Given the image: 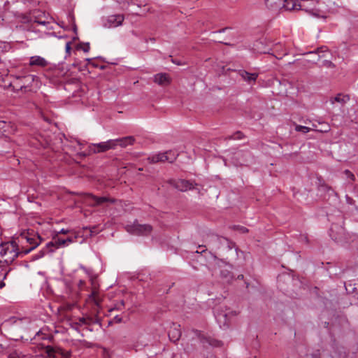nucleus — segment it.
I'll return each instance as SVG.
<instances>
[{
	"label": "nucleus",
	"instance_id": "f257e3e1",
	"mask_svg": "<svg viewBox=\"0 0 358 358\" xmlns=\"http://www.w3.org/2000/svg\"><path fill=\"white\" fill-rule=\"evenodd\" d=\"M317 3V0H265V4L269 9L284 8L288 10H304L313 15L320 17L318 10L315 8Z\"/></svg>",
	"mask_w": 358,
	"mask_h": 358
},
{
	"label": "nucleus",
	"instance_id": "f03ea898",
	"mask_svg": "<svg viewBox=\"0 0 358 358\" xmlns=\"http://www.w3.org/2000/svg\"><path fill=\"white\" fill-rule=\"evenodd\" d=\"M23 255L20 250L16 239L2 243L0 245V266L9 265L19 256Z\"/></svg>",
	"mask_w": 358,
	"mask_h": 358
},
{
	"label": "nucleus",
	"instance_id": "7ed1b4c3",
	"mask_svg": "<svg viewBox=\"0 0 358 358\" xmlns=\"http://www.w3.org/2000/svg\"><path fill=\"white\" fill-rule=\"evenodd\" d=\"M18 245L21 246L23 255H25L34 250L41 242V238L38 234L23 231L15 238Z\"/></svg>",
	"mask_w": 358,
	"mask_h": 358
},
{
	"label": "nucleus",
	"instance_id": "20e7f679",
	"mask_svg": "<svg viewBox=\"0 0 358 358\" xmlns=\"http://www.w3.org/2000/svg\"><path fill=\"white\" fill-rule=\"evenodd\" d=\"M215 319L221 328L229 327L230 320L236 315V312L229 310L226 307H220L215 309Z\"/></svg>",
	"mask_w": 358,
	"mask_h": 358
},
{
	"label": "nucleus",
	"instance_id": "39448f33",
	"mask_svg": "<svg viewBox=\"0 0 358 358\" xmlns=\"http://www.w3.org/2000/svg\"><path fill=\"white\" fill-rule=\"evenodd\" d=\"M125 229L129 234L137 236H148L152 231V227L150 224H141L137 221L134 222L131 224H127Z\"/></svg>",
	"mask_w": 358,
	"mask_h": 358
},
{
	"label": "nucleus",
	"instance_id": "423d86ee",
	"mask_svg": "<svg viewBox=\"0 0 358 358\" xmlns=\"http://www.w3.org/2000/svg\"><path fill=\"white\" fill-rule=\"evenodd\" d=\"M178 156V154L176 151L168 150L164 152H159L158 154H155L151 157H149L148 160L150 163L152 164L165 162L172 163L176 159Z\"/></svg>",
	"mask_w": 358,
	"mask_h": 358
},
{
	"label": "nucleus",
	"instance_id": "0eeeda50",
	"mask_svg": "<svg viewBox=\"0 0 358 358\" xmlns=\"http://www.w3.org/2000/svg\"><path fill=\"white\" fill-rule=\"evenodd\" d=\"M85 202L92 206H101L105 203H113L115 201V199L107 196L99 197L91 194H85Z\"/></svg>",
	"mask_w": 358,
	"mask_h": 358
},
{
	"label": "nucleus",
	"instance_id": "6e6552de",
	"mask_svg": "<svg viewBox=\"0 0 358 358\" xmlns=\"http://www.w3.org/2000/svg\"><path fill=\"white\" fill-rule=\"evenodd\" d=\"M115 141L111 139L99 143L92 144L90 148V150L94 153L103 152L111 149H115Z\"/></svg>",
	"mask_w": 358,
	"mask_h": 358
},
{
	"label": "nucleus",
	"instance_id": "1a4fd4ad",
	"mask_svg": "<svg viewBox=\"0 0 358 358\" xmlns=\"http://www.w3.org/2000/svg\"><path fill=\"white\" fill-rule=\"evenodd\" d=\"M169 182L175 188L181 192H185L192 189L194 187V185H196L195 183L190 180H186L183 179L171 180H170Z\"/></svg>",
	"mask_w": 358,
	"mask_h": 358
},
{
	"label": "nucleus",
	"instance_id": "9d476101",
	"mask_svg": "<svg viewBox=\"0 0 358 358\" xmlns=\"http://www.w3.org/2000/svg\"><path fill=\"white\" fill-rule=\"evenodd\" d=\"M193 333L194 334V335L197 338V339H199V341L204 346H206V344H208L209 345H211L213 347H218L222 343L221 341L215 340L214 338H212L209 336H206L197 330L193 331Z\"/></svg>",
	"mask_w": 358,
	"mask_h": 358
},
{
	"label": "nucleus",
	"instance_id": "9b49d317",
	"mask_svg": "<svg viewBox=\"0 0 358 358\" xmlns=\"http://www.w3.org/2000/svg\"><path fill=\"white\" fill-rule=\"evenodd\" d=\"M76 237L72 238L69 237L66 239L60 238L59 237L54 238L53 240L47 243L46 246L48 248H59L60 247H64L65 245H68L69 243H71L75 241Z\"/></svg>",
	"mask_w": 358,
	"mask_h": 358
},
{
	"label": "nucleus",
	"instance_id": "f8f14e48",
	"mask_svg": "<svg viewBox=\"0 0 358 358\" xmlns=\"http://www.w3.org/2000/svg\"><path fill=\"white\" fill-rule=\"evenodd\" d=\"M124 16L122 15H112L108 17L104 22V27L107 28H115L122 24L124 21Z\"/></svg>",
	"mask_w": 358,
	"mask_h": 358
},
{
	"label": "nucleus",
	"instance_id": "ddd939ff",
	"mask_svg": "<svg viewBox=\"0 0 358 358\" xmlns=\"http://www.w3.org/2000/svg\"><path fill=\"white\" fill-rule=\"evenodd\" d=\"M46 352L50 358H59V356L64 358H70L71 352L61 348L55 349L50 346L46 348Z\"/></svg>",
	"mask_w": 358,
	"mask_h": 358
},
{
	"label": "nucleus",
	"instance_id": "4468645a",
	"mask_svg": "<svg viewBox=\"0 0 358 358\" xmlns=\"http://www.w3.org/2000/svg\"><path fill=\"white\" fill-rule=\"evenodd\" d=\"M344 234V229L338 225H332L329 235L336 241H341Z\"/></svg>",
	"mask_w": 358,
	"mask_h": 358
},
{
	"label": "nucleus",
	"instance_id": "2eb2a0df",
	"mask_svg": "<svg viewBox=\"0 0 358 358\" xmlns=\"http://www.w3.org/2000/svg\"><path fill=\"white\" fill-rule=\"evenodd\" d=\"M48 64V61L41 56H32L29 58V65L31 66L45 67Z\"/></svg>",
	"mask_w": 358,
	"mask_h": 358
},
{
	"label": "nucleus",
	"instance_id": "dca6fc26",
	"mask_svg": "<svg viewBox=\"0 0 358 358\" xmlns=\"http://www.w3.org/2000/svg\"><path fill=\"white\" fill-rule=\"evenodd\" d=\"M154 82L159 85H168L171 83V78L169 74L160 73L154 76Z\"/></svg>",
	"mask_w": 358,
	"mask_h": 358
},
{
	"label": "nucleus",
	"instance_id": "f3484780",
	"mask_svg": "<svg viewBox=\"0 0 358 358\" xmlns=\"http://www.w3.org/2000/svg\"><path fill=\"white\" fill-rule=\"evenodd\" d=\"M115 141V148L117 145H120L122 148H125L129 145H132L134 139L132 136H127L121 138L113 139Z\"/></svg>",
	"mask_w": 358,
	"mask_h": 358
},
{
	"label": "nucleus",
	"instance_id": "a211bd4d",
	"mask_svg": "<svg viewBox=\"0 0 358 358\" xmlns=\"http://www.w3.org/2000/svg\"><path fill=\"white\" fill-rule=\"evenodd\" d=\"M239 74L244 80L248 82L249 83L251 82H255L258 77L257 73H251L246 71H241Z\"/></svg>",
	"mask_w": 358,
	"mask_h": 358
},
{
	"label": "nucleus",
	"instance_id": "6ab92c4d",
	"mask_svg": "<svg viewBox=\"0 0 358 358\" xmlns=\"http://www.w3.org/2000/svg\"><path fill=\"white\" fill-rule=\"evenodd\" d=\"M92 285H93V289H92L91 294L88 296L87 300L89 301L93 302L95 305L99 306L101 302V299L99 296L98 291H97L95 285H94V282H92Z\"/></svg>",
	"mask_w": 358,
	"mask_h": 358
},
{
	"label": "nucleus",
	"instance_id": "aec40b11",
	"mask_svg": "<svg viewBox=\"0 0 358 358\" xmlns=\"http://www.w3.org/2000/svg\"><path fill=\"white\" fill-rule=\"evenodd\" d=\"M180 326L174 327L169 332V336L170 339L173 341L176 342L179 340V338L181 336V331L179 329Z\"/></svg>",
	"mask_w": 358,
	"mask_h": 358
},
{
	"label": "nucleus",
	"instance_id": "412c9836",
	"mask_svg": "<svg viewBox=\"0 0 358 358\" xmlns=\"http://www.w3.org/2000/svg\"><path fill=\"white\" fill-rule=\"evenodd\" d=\"M20 88L26 87V85H29L34 80V76L32 75H27L22 78H17Z\"/></svg>",
	"mask_w": 358,
	"mask_h": 358
},
{
	"label": "nucleus",
	"instance_id": "4be33fe9",
	"mask_svg": "<svg viewBox=\"0 0 358 358\" xmlns=\"http://www.w3.org/2000/svg\"><path fill=\"white\" fill-rule=\"evenodd\" d=\"M349 100H350V96L348 95H343L341 94H338L334 98L331 99L330 101L332 104H334V102L345 103Z\"/></svg>",
	"mask_w": 358,
	"mask_h": 358
},
{
	"label": "nucleus",
	"instance_id": "5701e85b",
	"mask_svg": "<svg viewBox=\"0 0 358 358\" xmlns=\"http://www.w3.org/2000/svg\"><path fill=\"white\" fill-rule=\"evenodd\" d=\"M92 322V318L90 317H79L76 321L73 322V325H79L80 327L83 325L90 324Z\"/></svg>",
	"mask_w": 358,
	"mask_h": 358
},
{
	"label": "nucleus",
	"instance_id": "b1692460",
	"mask_svg": "<svg viewBox=\"0 0 358 358\" xmlns=\"http://www.w3.org/2000/svg\"><path fill=\"white\" fill-rule=\"evenodd\" d=\"M15 324L20 327H25L27 324L31 322V320L28 317L25 318H17L15 320Z\"/></svg>",
	"mask_w": 358,
	"mask_h": 358
},
{
	"label": "nucleus",
	"instance_id": "393cba45",
	"mask_svg": "<svg viewBox=\"0 0 358 358\" xmlns=\"http://www.w3.org/2000/svg\"><path fill=\"white\" fill-rule=\"evenodd\" d=\"M295 130L299 132L306 134L310 131V129L306 126L296 125Z\"/></svg>",
	"mask_w": 358,
	"mask_h": 358
},
{
	"label": "nucleus",
	"instance_id": "a878e982",
	"mask_svg": "<svg viewBox=\"0 0 358 358\" xmlns=\"http://www.w3.org/2000/svg\"><path fill=\"white\" fill-rule=\"evenodd\" d=\"M327 47H321L320 48H317V50L314 51V52H310L309 53L310 54H317V53H320V52H327Z\"/></svg>",
	"mask_w": 358,
	"mask_h": 358
},
{
	"label": "nucleus",
	"instance_id": "bb28decb",
	"mask_svg": "<svg viewBox=\"0 0 358 358\" xmlns=\"http://www.w3.org/2000/svg\"><path fill=\"white\" fill-rule=\"evenodd\" d=\"M344 173L347 176L348 178H350L351 180H355V176L349 170H345Z\"/></svg>",
	"mask_w": 358,
	"mask_h": 358
},
{
	"label": "nucleus",
	"instance_id": "cd10ccee",
	"mask_svg": "<svg viewBox=\"0 0 358 358\" xmlns=\"http://www.w3.org/2000/svg\"><path fill=\"white\" fill-rule=\"evenodd\" d=\"M242 138H243V134L241 131L236 132L231 137V138H233V139H241Z\"/></svg>",
	"mask_w": 358,
	"mask_h": 358
},
{
	"label": "nucleus",
	"instance_id": "c85d7f7f",
	"mask_svg": "<svg viewBox=\"0 0 358 358\" xmlns=\"http://www.w3.org/2000/svg\"><path fill=\"white\" fill-rule=\"evenodd\" d=\"M124 306V302L123 300H121L119 303L115 305V309L121 310Z\"/></svg>",
	"mask_w": 358,
	"mask_h": 358
},
{
	"label": "nucleus",
	"instance_id": "c756f323",
	"mask_svg": "<svg viewBox=\"0 0 358 358\" xmlns=\"http://www.w3.org/2000/svg\"><path fill=\"white\" fill-rule=\"evenodd\" d=\"M71 43L70 41H69L66 43L65 49H66V52L68 55H70V53H71Z\"/></svg>",
	"mask_w": 358,
	"mask_h": 358
},
{
	"label": "nucleus",
	"instance_id": "7c9ffc66",
	"mask_svg": "<svg viewBox=\"0 0 358 358\" xmlns=\"http://www.w3.org/2000/svg\"><path fill=\"white\" fill-rule=\"evenodd\" d=\"M324 64L328 67H334V64L331 61H329V60L324 61Z\"/></svg>",
	"mask_w": 358,
	"mask_h": 358
},
{
	"label": "nucleus",
	"instance_id": "2f4dec72",
	"mask_svg": "<svg viewBox=\"0 0 358 358\" xmlns=\"http://www.w3.org/2000/svg\"><path fill=\"white\" fill-rule=\"evenodd\" d=\"M322 187L323 188L324 190L327 191V192H329V191H331L332 192L334 193V191L332 189V188L328 185H322Z\"/></svg>",
	"mask_w": 358,
	"mask_h": 358
},
{
	"label": "nucleus",
	"instance_id": "473e14b6",
	"mask_svg": "<svg viewBox=\"0 0 358 358\" xmlns=\"http://www.w3.org/2000/svg\"><path fill=\"white\" fill-rule=\"evenodd\" d=\"M34 23H37L38 24H41V25H45L46 24H48V22H46V21H41V20H35L34 21Z\"/></svg>",
	"mask_w": 358,
	"mask_h": 358
},
{
	"label": "nucleus",
	"instance_id": "72a5a7b5",
	"mask_svg": "<svg viewBox=\"0 0 358 358\" xmlns=\"http://www.w3.org/2000/svg\"><path fill=\"white\" fill-rule=\"evenodd\" d=\"M83 51L85 52H89L90 50V44L87 43L85 44V47L83 48Z\"/></svg>",
	"mask_w": 358,
	"mask_h": 358
},
{
	"label": "nucleus",
	"instance_id": "f704fd0d",
	"mask_svg": "<svg viewBox=\"0 0 358 358\" xmlns=\"http://www.w3.org/2000/svg\"><path fill=\"white\" fill-rule=\"evenodd\" d=\"M84 285H85V281H84V280H79L78 285V287H79V288H80V289H81V287H82Z\"/></svg>",
	"mask_w": 358,
	"mask_h": 358
},
{
	"label": "nucleus",
	"instance_id": "c9c22d12",
	"mask_svg": "<svg viewBox=\"0 0 358 358\" xmlns=\"http://www.w3.org/2000/svg\"><path fill=\"white\" fill-rule=\"evenodd\" d=\"M192 348L189 346L188 343L187 344V345L185 347V350L187 352H190L192 351Z\"/></svg>",
	"mask_w": 358,
	"mask_h": 358
},
{
	"label": "nucleus",
	"instance_id": "e433bc0d",
	"mask_svg": "<svg viewBox=\"0 0 358 358\" xmlns=\"http://www.w3.org/2000/svg\"><path fill=\"white\" fill-rule=\"evenodd\" d=\"M95 229V227H93L92 229L90 228L89 230H90V236H92L93 234L94 233V230Z\"/></svg>",
	"mask_w": 358,
	"mask_h": 358
},
{
	"label": "nucleus",
	"instance_id": "4c0bfd02",
	"mask_svg": "<svg viewBox=\"0 0 358 358\" xmlns=\"http://www.w3.org/2000/svg\"><path fill=\"white\" fill-rule=\"evenodd\" d=\"M71 327L76 329H78V327H80V326L79 325H73V322L71 323Z\"/></svg>",
	"mask_w": 358,
	"mask_h": 358
},
{
	"label": "nucleus",
	"instance_id": "58836bf2",
	"mask_svg": "<svg viewBox=\"0 0 358 358\" xmlns=\"http://www.w3.org/2000/svg\"><path fill=\"white\" fill-rule=\"evenodd\" d=\"M241 231H242V232H246V231H248V229H247L246 228L243 227H242L241 228Z\"/></svg>",
	"mask_w": 358,
	"mask_h": 358
},
{
	"label": "nucleus",
	"instance_id": "ea45409f",
	"mask_svg": "<svg viewBox=\"0 0 358 358\" xmlns=\"http://www.w3.org/2000/svg\"><path fill=\"white\" fill-rule=\"evenodd\" d=\"M115 320H116L119 322H121V318L119 317L118 316L115 317Z\"/></svg>",
	"mask_w": 358,
	"mask_h": 358
},
{
	"label": "nucleus",
	"instance_id": "a19ab883",
	"mask_svg": "<svg viewBox=\"0 0 358 358\" xmlns=\"http://www.w3.org/2000/svg\"><path fill=\"white\" fill-rule=\"evenodd\" d=\"M67 231H68L67 230H65V229H62V230L60 231V233H62V234H66V233H67Z\"/></svg>",
	"mask_w": 358,
	"mask_h": 358
},
{
	"label": "nucleus",
	"instance_id": "79ce46f5",
	"mask_svg": "<svg viewBox=\"0 0 358 358\" xmlns=\"http://www.w3.org/2000/svg\"><path fill=\"white\" fill-rule=\"evenodd\" d=\"M4 285H5V284H4L3 282H0V288L3 287H4Z\"/></svg>",
	"mask_w": 358,
	"mask_h": 358
},
{
	"label": "nucleus",
	"instance_id": "37998d69",
	"mask_svg": "<svg viewBox=\"0 0 358 358\" xmlns=\"http://www.w3.org/2000/svg\"><path fill=\"white\" fill-rule=\"evenodd\" d=\"M38 141V142L40 143V144L42 145V146H45V145L41 141L40 139H37Z\"/></svg>",
	"mask_w": 358,
	"mask_h": 358
},
{
	"label": "nucleus",
	"instance_id": "c03bdc74",
	"mask_svg": "<svg viewBox=\"0 0 358 358\" xmlns=\"http://www.w3.org/2000/svg\"><path fill=\"white\" fill-rule=\"evenodd\" d=\"M327 127H329L328 126H327ZM328 131V128L325 129H324V131Z\"/></svg>",
	"mask_w": 358,
	"mask_h": 358
}]
</instances>
